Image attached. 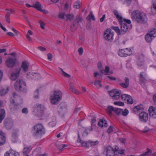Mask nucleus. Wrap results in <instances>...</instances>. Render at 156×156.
Wrapping results in <instances>:
<instances>
[{"mask_svg":"<svg viewBox=\"0 0 156 156\" xmlns=\"http://www.w3.org/2000/svg\"><path fill=\"white\" fill-rule=\"evenodd\" d=\"M131 18L133 20L137 23L145 24L147 22V17L145 14L138 10L132 12Z\"/></svg>","mask_w":156,"mask_h":156,"instance_id":"f257e3e1","label":"nucleus"},{"mask_svg":"<svg viewBox=\"0 0 156 156\" xmlns=\"http://www.w3.org/2000/svg\"><path fill=\"white\" fill-rule=\"evenodd\" d=\"M32 130L33 135L35 136H41L45 133V129L43 126L41 124L35 125Z\"/></svg>","mask_w":156,"mask_h":156,"instance_id":"f03ea898","label":"nucleus"},{"mask_svg":"<svg viewBox=\"0 0 156 156\" xmlns=\"http://www.w3.org/2000/svg\"><path fill=\"white\" fill-rule=\"evenodd\" d=\"M14 86L16 90L21 91L25 92L27 89L26 83L22 79L16 80Z\"/></svg>","mask_w":156,"mask_h":156,"instance_id":"7ed1b4c3","label":"nucleus"},{"mask_svg":"<svg viewBox=\"0 0 156 156\" xmlns=\"http://www.w3.org/2000/svg\"><path fill=\"white\" fill-rule=\"evenodd\" d=\"M119 22L121 28V34L122 35L124 34L128 30V26L130 24L131 21L129 20L123 19Z\"/></svg>","mask_w":156,"mask_h":156,"instance_id":"20e7f679","label":"nucleus"},{"mask_svg":"<svg viewBox=\"0 0 156 156\" xmlns=\"http://www.w3.org/2000/svg\"><path fill=\"white\" fill-rule=\"evenodd\" d=\"M118 149L119 148L117 146L114 148L109 145L105 146L104 153H105L106 156H113L114 154H115Z\"/></svg>","mask_w":156,"mask_h":156,"instance_id":"39448f33","label":"nucleus"},{"mask_svg":"<svg viewBox=\"0 0 156 156\" xmlns=\"http://www.w3.org/2000/svg\"><path fill=\"white\" fill-rule=\"evenodd\" d=\"M62 97V93L60 91H55L51 96V103L53 105L58 104L59 101L61 99Z\"/></svg>","mask_w":156,"mask_h":156,"instance_id":"423d86ee","label":"nucleus"},{"mask_svg":"<svg viewBox=\"0 0 156 156\" xmlns=\"http://www.w3.org/2000/svg\"><path fill=\"white\" fill-rule=\"evenodd\" d=\"M67 109V105L65 102H61L58 106V112L59 115L63 116Z\"/></svg>","mask_w":156,"mask_h":156,"instance_id":"0eeeda50","label":"nucleus"},{"mask_svg":"<svg viewBox=\"0 0 156 156\" xmlns=\"http://www.w3.org/2000/svg\"><path fill=\"white\" fill-rule=\"evenodd\" d=\"M113 32L110 29H107L104 32V37L106 40H113Z\"/></svg>","mask_w":156,"mask_h":156,"instance_id":"6e6552de","label":"nucleus"},{"mask_svg":"<svg viewBox=\"0 0 156 156\" xmlns=\"http://www.w3.org/2000/svg\"><path fill=\"white\" fill-rule=\"evenodd\" d=\"M130 49L126 48L119 50L118 53V55L121 57H126L130 55Z\"/></svg>","mask_w":156,"mask_h":156,"instance_id":"1a4fd4ad","label":"nucleus"},{"mask_svg":"<svg viewBox=\"0 0 156 156\" xmlns=\"http://www.w3.org/2000/svg\"><path fill=\"white\" fill-rule=\"evenodd\" d=\"M109 94L113 99L118 100L120 98V94L117 90H113L108 92Z\"/></svg>","mask_w":156,"mask_h":156,"instance_id":"9d476101","label":"nucleus"},{"mask_svg":"<svg viewBox=\"0 0 156 156\" xmlns=\"http://www.w3.org/2000/svg\"><path fill=\"white\" fill-rule=\"evenodd\" d=\"M16 62V58H9L6 61L5 64L6 66L9 68L14 66Z\"/></svg>","mask_w":156,"mask_h":156,"instance_id":"9b49d317","label":"nucleus"},{"mask_svg":"<svg viewBox=\"0 0 156 156\" xmlns=\"http://www.w3.org/2000/svg\"><path fill=\"white\" fill-rule=\"evenodd\" d=\"M121 98L122 101L126 100L129 104H132L133 103V101L132 97L128 95L123 94L121 95Z\"/></svg>","mask_w":156,"mask_h":156,"instance_id":"f8f14e48","label":"nucleus"},{"mask_svg":"<svg viewBox=\"0 0 156 156\" xmlns=\"http://www.w3.org/2000/svg\"><path fill=\"white\" fill-rule=\"evenodd\" d=\"M21 68H19L16 69V72H13L11 74L10 77V79L12 80H15L17 79L19 76Z\"/></svg>","mask_w":156,"mask_h":156,"instance_id":"ddd939ff","label":"nucleus"},{"mask_svg":"<svg viewBox=\"0 0 156 156\" xmlns=\"http://www.w3.org/2000/svg\"><path fill=\"white\" fill-rule=\"evenodd\" d=\"M139 116L140 121L142 122H146L148 119V114L145 112L140 113L139 114Z\"/></svg>","mask_w":156,"mask_h":156,"instance_id":"4468645a","label":"nucleus"},{"mask_svg":"<svg viewBox=\"0 0 156 156\" xmlns=\"http://www.w3.org/2000/svg\"><path fill=\"white\" fill-rule=\"evenodd\" d=\"M148 111L151 117L153 118H156V107H155L152 106L150 107Z\"/></svg>","mask_w":156,"mask_h":156,"instance_id":"2eb2a0df","label":"nucleus"},{"mask_svg":"<svg viewBox=\"0 0 156 156\" xmlns=\"http://www.w3.org/2000/svg\"><path fill=\"white\" fill-rule=\"evenodd\" d=\"M38 115L42 116L43 115L44 107L41 104L36 105Z\"/></svg>","mask_w":156,"mask_h":156,"instance_id":"dca6fc26","label":"nucleus"},{"mask_svg":"<svg viewBox=\"0 0 156 156\" xmlns=\"http://www.w3.org/2000/svg\"><path fill=\"white\" fill-rule=\"evenodd\" d=\"M4 126L7 129H10L12 127L13 124L12 122L9 119H6L4 121Z\"/></svg>","mask_w":156,"mask_h":156,"instance_id":"f3484780","label":"nucleus"},{"mask_svg":"<svg viewBox=\"0 0 156 156\" xmlns=\"http://www.w3.org/2000/svg\"><path fill=\"white\" fill-rule=\"evenodd\" d=\"M144 110L143 105H142L140 104L134 107L133 109V112L135 114H137L140 112Z\"/></svg>","mask_w":156,"mask_h":156,"instance_id":"a211bd4d","label":"nucleus"},{"mask_svg":"<svg viewBox=\"0 0 156 156\" xmlns=\"http://www.w3.org/2000/svg\"><path fill=\"white\" fill-rule=\"evenodd\" d=\"M129 84V80L127 77H126L125 78V82L120 83L119 85L124 88H127Z\"/></svg>","mask_w":156,"mask_h":156,"instance_id":"6ab92c4d","label":"nucleus"},{"mask_svg":"<svg viewBox=\"0 0 156 156\" xmlns=\"http://www.w3.org/2000/svg\"><path fill=\"white\" fill-rule=\"evenodd\" d=\"M4 156H20V154L18 152L12 150L10 151V153L6 152Z\"/></svg>","mask_w":156,"mask_h":156,"instance_id":"aec40b11","label":"nucleus"},{"mask_svg":"<svg viewBox=\"0 0 156 156\" xmlns=\"http://www.w3.org/2000/svg\"><path fill=\"white\" fill-rule=\"evenodd\" d=\"M5 116V111L4 109L0 108V123L4 119Z\"/></svg>","mask_w":156,"mask_h":156,"instance_id":"412c9836","label":"nucleus"},{"mask_svg":"<svg viewBox=\"0 0 156 156\" xmlns=\"http://www.w3.org/2000/svg\"><path fill=\"white\" fill-rule=\"evenodd\" d=\"M27 62L26 61H23L22 62L21 68L23 69L25 72H27L28 70L29 66Z\"/></svg>","mask_w":156,"mask_h":156,"instance_id":"4be33fe9","label":"nucleus"},{"mask_svg":"<svg viewBox=\"0 0 156 156\" xmlns=\"http://www.w3.org/2000/svg\"><path fill=\"white\" fill-rule=\"evenodd\" d=\"M5 138L4 136V133L2 131H0V145L5 144Z\"/></svg>","mask_w":156,"mask_h":156,"instance_id":"5701e85b","label":"nucleus"},{"mask_svg":"<svg viewBox=\"0 0 156 156\" xmlns=\"http://www.w3.org/2000/svg\"><path fill=\"white\" fill-rule=\"evenodd\" d=\"M98 125L101 127H106L108 125L106 121L105 120L100 119L98 122Z\"/></svg>","mask_w":156,"mask_h":156,"instance_id":"b1692460","label":"nucleus"},{"mask_svg":"<svg viewBox=\"0 0 156 156\" xmlns=\"http://www.w3.org/2000/svg\"><path fill=\"white\" fill-rule=\"evenodd\" d=\"M151 12L152 14H156V0L154 1L152 5V7H151Z\"/></svg>","mask_w":156,"mask_h":156,"instance_id":"393cba45","label":"nucleus"},{"mask_svg":"<svg viewBox=\"0 0 156 156\" xmlns=\"http://www.w3.org/2000/svg\"><path fill=\"white\" fill-rule=\"evenodd\" d=\"M145 38L147 42L150 43L151 41L154 38L149 34L148 33L145 36Z\"/></svg>","mask_w":156,"mask_h":156,"instance_id":"a878e982","label":"nucleus"},{"mask_svg":"<svg viewBox=\"0 0 156 156\" xmlns=\"http://www.w3.org/2000/svg\"><path fill=\"white\" fill-rule=\"evenodd\" d=\"M70 87L69 89L70 90L76 94H79V92L78 90L76 89L73 85L72 83H70L69 84Z\"/></svg>","mask_w":156,"mask_h":156,"instance_id":"bb28decb","label":"nucleus"},{"mask_svg":"<svg viewBox=\"0 0 156 156\" xmlns=\"http://www.w3.org/2000/svg\"><path fill=\"white\" fill-rule=\"evenodd\" d=\"M115 108L112 106H108L106 109L107 112L109 114L111 115L113 112H114Z\"/></svg>","mask_w":156,"mask_h":156,"instance_id":"cd10ccee","label":"nucleus"},{"mask_svg":"<svg viewBox=\"0 0 156 156\" xmlns=\"http://www.w3.org/2000/svg\"><path fill=\"white\" fill-rule=\"evenodd\" d=\"M144 73V72H142L140 74V81L142 83H145L147 81L145 77L144 76L143 74Z\"/></svg>","mask_w":156,"mask_h":156,"instance_id":"c85d7f7f","label":"nucleus"},{"mask_svg":"<svg viewBox=\"0 0 156 156\" xmlns=\"http://www.w3.org/2000/svg\"><path fill=\"white\" fill-rule=\"evenodd\" d=\"M41 4L38 2H37L32 7L40 11L41 10Z\"/></svg>","mask_w":156,"mask_h":156,"instance_id":"c756f323","label":"nucleus"},{"mask_svg":"<svg viewBox=\"0 0 156 156\" xmlns=\"http://www.w3.org/2000/svg\"><path fill=\"white\" fill-rule=\"evenodd\" d=\"M113 13L116 16L117 18L118 19L119 21L120 20H122L123 18L121 16L119 15L118 12L116 10H115L113 11Z\"/></svg>","mask_w":156,"mask_h":156,"instance_id":"7c9ffc66","label":"nucleus"},{"mask_svg":"<svg viewBox=\"0 0 156 156\" xmlns=\"http://www.w3.org/2000/svg\"><path fill=\"white\" fill-rule=\"evenodd\" d=\"M86 18L89 21H90L91 19L94 21L95 20V19L94 15L93 14L92 12H90V13L87 16Z\"/></svg>","mask_w":156,"mask_h":156,"instance_id":"2f4dec72","label":"nucleus"},{"mask_svg":"<svg viewBox=\"0 0 156 156\" xmlns=\"http://www.w3.org/2000/svg\"><path fill=\"white\" fill-rule=\"evenodd\" d=\"M147 151L140 154L139 156H146L151 154L152 153L151 151L149 148H147Z\"/></svg>","mask_w":156,"mask_h":156,"instance_id":"473e14b6","label":"nucleus"},{"mask_svg":"<svg viewBox=\"0 0 156 156\" xmlns=\"http://www.w3.org/2000/svg\"><path fill=\"white\" fill-rule=\"evenodd\" d=\"M9 91V88L7 87L6 89H2L0 90V96L5 95Z\"/></svg>","mask_w":156,"mask_h":156,"instance_id":"72a5a7b5","label":"nucleus"},{"mask_svg":"<svg viewBox=\"0 0 156 156\" xmlns=\"http://www.w3.org/2000/svg\"><path fill=\"white\" fill-rule=\"evenodd\" d=\"M111 29L114 30L117 33L118 35H122L121 34V30L119 28L117 27H112Z\"/></svg>","mask_w":156,"mask_h":156,"instance_id":"f704fd0d","label":"nucleus"},{"mask_svg":"<svg viewBox=\"0 0 156 156\" xmlns=\"http://www.w3.org/2000/svg\"><path fill=\"white\" fill-rule=\"evenodd\" d=\"M79 26V24L78 23L76 22L74 20L73 23L72 25L70 26L71 28H75V30H76V28H78Z\"/></svg>","mask_w":156,"mask_h":156,"instance_id":"c9c22d12","label":"nucleus"},{"mask_svg":"<svg viewBox=\"0 0 156 156\" xmlns=\"http://www.w3.org/2000/svg\"><path fill=\"white\" fill-rule=\"evenodd\" d=\"M122 112V110L118 108H115L114 112L117 115H119Z\"/></svg>","mask_w":156,"mask_h":156,"instance_id":"e433bc0d","label":"nucleus"},{"mask_svg":"<svg viewBox=\"0 0 156 156\" xmlns=\"http://www.w3.org/2000/svg\"><path fill=\"white\" fill-rule=\"evenodd\" d=\"M81 2L79 1H76L74 3L73 7L76 9H78L80 8Z\"/></svg>","mask_w":156,"mask_h":156,"instance_id":"4c0bfd02","label":"nucleus"},{"mask_svg":"<svg viewBox=\"0 0 156 156\" xmlns=\"http://www.w3.org/2000/svg\"><path fill=\"white\" fill-rule=\"evenodd\" d=\"M65 16L67 20H73L74 18V16L73 14H67Z\"/></svg>","mask_w":156,"mask_h":156,"instance_id":"58836bf2","label":"nucleus"},{"mask_svg":"<svg viewBox=\"0 0 156 156\" xmlns=\"http://www.w3.org/2000/svg\"><path fill=\"white\" fill-rule=\"evenodd\" d=\"M148 33L152 37H153L154 38L156 37V29H154L151 30Z\"/></svg>","mask_w":156,"mask_h":156,"instance_id":"ea45409f","label":"nucleus"},{"mask_svg":"<svg viewBox=\"0 0 156 156\" xmlns=\"http://www.w3.org/2000/svg\"><path fill=\"white\" fill-rule=\"evenodd\" d=\"M98 142L97 140L94 142L90 140H89L87 141L88 144H89L91 146H94L98 144Z\"/></svg>","mask_w":156,"mask_h":156,"instance_id":"a19ab883","label":"nucleus"},{"mask_svg":"<svg viewBox=\"0 0 156 156\" xmlns=\"http://www.w3.org/2000/svg\"><path fill=\"white\" fill-rule=\"evenodd\" d=\"M98 68L101 73H103L104 71V69L102 67L101 62H98Z\"/></svg>","mask_w":156,"mask_h":156,"instance_id":"79ce46f5","label":"nucleus"},{"mask_svg":"<svg viewBox=\"0 0 156 156\" xmlns=\"http://www.w3.org/2000/svg\"><path fill=\"white\" fill-rule=\"evenodd\" d=\"M33 76V73L32 72H29L27 74V77L29 79H32Z\"/></svg>","mask_w":156,"mask_h":156,"instance_id":"37998d69","label":"nucleus"},{"mask_svg":"<svg viewBox=\"0 0 156 156\" xmlns=\"http://www.w3.org/2000/svg\"><path fill=\"white\" fill-rule=\"evenodd\" d=\"M92 125L91 126L89 127H87V128H86L85 129V130L84 131V132H85L87 135L89 133L88 132H90L92 130Z\"/></svg>","mask_w":156,"mask_h":156,"instance_id":"c03bdc74","label":"nucleus"},{"mask_svg":"<svg viewBox=\"0 0 156 156\" xmlns=\"http://www.w3.org/2000/svg\"><path fill=\"white\" fill-rule=\"evenodd\" d=\"M30 150V147H26L23 150V153L24 154L29 153Z\"/></svg>","mask_w":156,"mask_h":156,"instance_id":"a18cd8bd","label":"nucleus"},{"mask_svg":"<svg viewBox=\"0 0 156 156\" xmlns=\"http://www.w3.org/2000/svg\"><path fill=\"white\" fill-rule=\"evenodd\" d=\"M33 75L34 76L33 78H32L33 79L36 80L38 79L40 76V75L39 74L36 73H33Z\"/></svg>","mask_w":156,"mask_h":156,"instance_id":"49530a36","label":"nucleus"},{"mask_svg":"<svg viewBox=\"0 0 156 156\" xmlns=\"http://www.w3.org/2000/svg\"><path fill=\"white\" fill-rule=\"evenodd\" d=\"M60 69L62 73V75L65 77L67 78H69L70 77V75L65 72L62 69L60 68Z\"/></svg>","mask_w":156,"mask_h":156,"instance_id":"de8ad7c7","label":"nucleus"},{"mask_svg":"<svg viewBox=\"0 0 156 156\" xmlns=\"http://www.w3.org/2000/svg\"><path fill=\"white\" fill-rule=\"evenodd\" d=\"M67 145L66 144H61L58 145L57 147V149L59 150H62L66 147L67 146Z\"/></svg>","mask_w":156,"mask_h":156,"instance_id":"09e8293b","label":"nucleus"},{"mask_svg":"<svg viewBox=\"0 0 156 156\" xmlns=\"http://www.w3.org/2000/svg\"><path fill=\"white\" fill-rule=\"evenodd\" d=\"M94 85L97 87H101L102 86L101 81L98 80H96L95 81Z\"/></svg>","mask_w":156,"mask_h":156,"instance_id":"8fccbe9b","label":"nucleus"},{"mask_svg":"<svg viewBox=\"0 0 156 156\" xmlns=\"http://www.w3.org/2000/svg\"><path fill=\"white\" fill-rule=\"evenodd\" d=\"M114 104L115 105L120 106H123L124 105V103L121 101H115L114 102Z\"/></svg>","mask_w":156,"mask_h":156,"instance_id":"3c124183","label":"nucleus"},{"mask_svg":"<svg viewBox=\"0 0 156 156\" xmlns=\"http://www.w3.org/2000/svg\"><path fill=\"white\" fill-rule=\"evenodd\" d=\"M109 70V68L108 66H105V70H104V71L103 73H101L102 74H106V73H108Z\"/></svg>","mask_w":156,"mask_h":156,"instance_id":"603ef678","label":"nucleus"},{"mask_svg":"<svg viewBox=\"0 0 156 156\" xmlns=\"http://www.w3.org/2000/svg\"><path fill=\"white\" fill-rule=\"evenodd\" d=\"M74 20L79 24V23L82 21V18L77 16H76V18Z\"/></svg>","mask_w":156,"mask_h":156,"instance_id":"864d4df0","label":"nucleus"},{"mask_svg":"<svg viewBox=\"0 0 156 156\" xmlns=\"http://www.w3.org/2000/svg\"><path fill=\"white\" fill-rule=\"evenodd\" d=\"M39 23L40 24L41 28L43 30L44 29L45 23L42 21H39Z\"/></svg>","mask_w":156,"mask_h":156,"instance_id":"5fc2aeb1","label":"nucleus"},{"mask_svg":"<svg viewBox=\"0 0 156 156\" xmlns=\"http://www.w3.org/2000/svg\"><path fill=\"white\" fill-rule=\"evenodd\" d=\"M38 89H37L34 92V97L35 98H38Z\"/></svg>","mask_w":156,"mask_h":156,"instance_id":"6e6d98bb","label":"nucleus"},{"mask_svg":"<svg viewBox=\"0 0 156 156\" xmlns=\"http://www.w3.org/2000/svg\"><path fill=\"white\" fill-rule=\"evenodd\" d=\"M17 106V105H15L11 104L10 105L9 108L11 111H13L16 109V108Z\"/></svg>","mask_w":156,"mask_h":156,"instance_id":"4d7b16f0","label":"nucleus"},{"mask_svg":"<svg viewBox=\"0 0 156 156\" xmlns=\"http://www.w3.org/2000/svg\"><path fill=\"white\" fill-rule=\"evenodd\" d=\"M129 111L127 109H125L124 111L122 112V114L123 116H126L128 114Z\"/></svg>","mask_w":156,"mask_h":156,"instance_id":"13d9d810","label":"nucleus"},{"mask_svg":"<svg viewBox=\"0 0 156 156\" xmlns=\"http://www.w3.org/2000/svg\"><path fill=\"white\" fill-rule=\"evenodd\" d=\"M56 124V121H53L50 122L49 123V125L50 126L53 127L55 126Z\"/></svg>","mask_w":156,"mask_h":156,"instance_id":"bf43d9fd","label":"nucleus"},{"mask_svg":"<svg viewBox=\"0 0 156 156\" xmlns=\"http://www.w3.org/2000/svg\"><path fill=\"white\" fill-rule=\"evenodd\" d=\"M113 128V127L112 126H110L107 130V132L108 133H111L112 131Z\"/></svg>","mask_w":156,"mask_h":156,"instance_id":"052dcab7","label":"nucleus"},{"mask_svg":"<svg viewBox=\"0 0 156 156\" xmlns=\"http://www.w3.org/2000/svg\"><path fill=\"white\" fill-rule=\"evenodd\" d=\"M66 16L64 13H62L59 14V17L62 19H64V16Z\"/></svg>","mask_w":156,"mask_h":156,"instance_id":"680f3d73","label":"nucleus"},{"mask_svg":"<svg viewBox=\"0 0 156 156\" xmlns=\"http://www.w3.org/2000/svg\"><path fill=\"white\" fill-rule=\"evenodd\" d=\"M78 51L80 55H81L83 54V48H82L81 47L79 48L78 50Z\"/></svg>","mask_w":156,"mask_h":156,"instance_id":"e2e57ef3","label":"nucleus"},{"mask_svg":"<svg viewBox=\"0 0 156 156\" xmlns=\"http://www.w3.org/2000/svg\"><path fill=\"white\" fill-rule=\"evenodd\" d=\"M113 156H125V154L118 153L117 151H116V152L114 154Z\"/></svg>","mask_w":156,"mask_h":156,"instance_id":"0e129e2a","label":"nucleus"},{"mask_svg":"<svg viewBox=\"0 0 156 156\" xmlns=\"http://www.w3.org/2000/svg\"><path fill=\"white\" fill-rule=\"evenodd\" d=\"M23 113L27 114L28 113L27 108H23L22 110Z\"/></svg>","mask_w":156,"mask_h":156,"instance_id":"69168bd1","label":"nucleus"},{"mask_svg":"<svg viewBox=\"0 0 156 156\" xmlns=\"http://www.w3.org/2000/svg\"><path fill=\"white\" fill-rule=\"evenodd\" d=\"M48 59L51 61L52 58V55L51 53H48L47 55Z\"/></svg>","mask_w":156,"mask_h":156,"instance_id":"338daca9","label":"nucleus"},{"mask_svg":"<svg viewBox=\"0 0 156 156\" xmlns=\"http://www.w3.org/2000/svg\"><path fill=\"white\" fill-rule=\"evenodd\" d=\"M152 99L154 103L156 105V94H154L153 95Z\"/></svg>","mask_w":156,"mask_h":156,"instance_id":"774afa93","label":"nucleus"}]
</instances>
